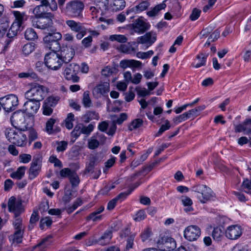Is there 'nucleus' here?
<instances>
[{
	"instance_id": "obj_1",
	"label": "nucleus",
	"mask_w": 251,
	"mask_h": 251,
	"mask_svg": "<svg viewBox=\"0 0 251 251\" xmlns=\"http://www.w3.org/2000/svg\"><path fill=\"white\" fill-rule=\"evenodd\" d=\"M8 210L14 214L15 220L13 222L15 232L14 233V240L17 243L22 242L24 228L23 226L22 219L20 217V214L24 211L23 205L21 202L17 201L14 196L11 197L8 202Z\"/></svg>"
},
{
	"instance_id": "obj_2",
	"label": "nucleus",
	"mask_w": 251,
	"mask_h": 251,
	"mask_svg": "<svg viewBox=\"0 0 251 251\" xmlns=\"http://www.w3.org/2000/svg\"><path fill=\"white\" fill-rule=\"evenodd\" d=\"M27 127L25 126L23 129H7L5 134L7 140L18 147H24L26 145L27 139L26 135L23 131L27 130Z\"/></svg>"
},
{
	"instance_id": "obj_3",
	"label": "nucleus",
	"mask_w": 251,
	"mask_h": 251,
	"mask_svg": "<svg viewBox=\"0 0 251 251\" xmlns=\"http://www.w3.org/2000/svg\"><path fill=\"white\" fill-rule=\"evenodd\" d=\"M30 88L25 94L27 100H34L40 102L46 97L48 89L38 83H31Z\"/></svg>"
},
{
	"instance_id": "obj_4",
	"label": "nucleus",
	"mask_w": 251,
	"mask_h": 251,
	"mask_svg": "<svg viewBox=\"0 0 251 251\" xmlns=\"http://www.w3.org/2000/svg\"><path fill=\"white\" fill-rule=\"evenodd\" d=\"M44 61L45 65L53 70H58L63 64L59 53L56 51L47 53L45 56Z\"/></svg>"
},
{
	"instance_id": "obj_5",
	"label": "nucleus",
	"mask_w": 251,
	"mask_h": 251,
	"mask_svg": "<svg viewBox=\"0 0 251 251\" xmlns=\"http://www.w3.org/2000/svg\"><path fill=\"white\" fill-rule=\"evenodd\" d=\"M0 104L6 112H10L16 108L18 104L17 97L13 94L0 98Z\"/></svg>"
},
{
	"instance_id": "obj_6",
	"label": "nucleus",
	"mask_w": 251,
	"mask_h": 251,
	"mask_svg": "<svg viewBox=\"0 0 251 251\" xmlns=\"http://www.w3.org/2000/svg\"><path fill=\"white\" fill-rule=\"evenodd\" d=\"M65 23L71 31L76 33L77 39L80 40L86 35L87 28L84 26L83 24L72 20H67Z\"/></svg>"
},
{
	"instance_id": "obj_7",
	"label": "nucleus",
	"mask_w": 251,
	"mask_h": 251,
	"mask_svg": "<svg viewBox=\"0 0 251 251\" xmlns=\"http://www.w3.org/2000/svg\"><path fill=\"white\" fill-rule=\"evenodd\" d=\"M84 7V4L83 2L78 0L69 1L66 4L67 11L73 17L80 16Z\"/></svg>"
},
{
	"instance_id": "obj_8",
	"label": "nucleus",
	"mask_w": 251,
	"mask_h": 251,
	"mask_svg": "<svg viewBox=\"0 0 251 251\" xmlns=\"http://www.w3.org/2000/svg\"><path fill=\"white\" fill-rule=\"evenodd\" d=\"M53 14L52 16H47L38 18L39 19L34 24L35 27L46 30L47 31H53L54 30L52 18Z\"/></svg>"
},
{
	"instance_id": "obj_9",
	"label": "nucleus",
	"mask_w": 251,
	"mask_h": 251,
	"mask_svg": "<svg viewBox=\"0 0 251 251\" xmlns=\"http://www.w3.org/2000/svg\"><path fill=\"white\" fill-rule=\"evenodd\" d=\"M79 66L75 63H71L66 67L64 75L66 79L71 80L73 82H77L79 78L76 74L79 71Z\"/></svg>"
},
{
	"instance_id": "obj_10",
	"label": "nucleus",
	"mask_w": 251,
	"mask_h": 251,
	"mask_svg": "<svg viewBox=\"0 0 251 251\" xmlns=\"http://www.w3.org/2000/svg\"><path fill=\"white\" fill-rule=\"evenodd\" d=\"M42 156L38 154L33 156L29 169V178L33 179L39 174L42 167Z\"/></svg>"
},
{
	"instance_id": "obj_11",
	"label": "nucleus",
	"mask_w": 251,
	"mask_h": 251,
	"mask_svg": "<svg viewBox=\"0 0 251 251\" xmlns=\"http://www.w3.org/2000/svg\"><path fill=\"white\" fill-rule=\"evenodd\" d=\"M12 126L17 129H23L25 128V114L22 110L17 111L13 113L10 118Z\"/></svg>"
},
{
	"instance_id": "obj_12",
	"label": "nucleus",
	"mask_w": 251,
	"mask_h": 251,
	"mask_svg": "<svg viewBox=\"0 0 251 251\" xmlns=\"http://www.w3.org/2000/svg\"><path fill=\"white\" fill-rule=\"evenodd\" d=\"M201 229L196 225H191L185 228L184 231L185 238L189 241L197 240L201 235Z\"/></svg>"
},
{
	"instance_id": "obj_13",
	"label": "nucleus",
	"mask_w": 251,
	"mask_h": 251,
	"mask_svg": "<svg viewBox=\"0 0 251 251\" xmlns=\"http://www.w3.org/2000/svg\"><path fill=\"white\" fill-rule=\"evenodd\" d=\"M161 251H171L176 248V242L174 238L170 237H163L161 239V242L157 243Z\"/></svg>"
},
{
	"instance_id": "obj_14",
	"label": "nucleus",
	"mask_w": 251,
	"mask_h": 251,
	"mask_svg": "<svg viewBox=\"0 0 251 251\" xmlns=\"http://www.w3.org/2000/svg\"><path fill=\"white\" fill-rule=\"evenodd\" d=\"M40 106V103L39 101L27 100L24 104L22 111L28 114L33 115L37 112Z\"/></svg>"
},
{
	"instance_id": "obj_15",
	"label": "nucleus",
	"mask_w": 251,
	"mask_h": 251,
	"mask_svg": "<svg viewBox=\"0 0 251 251\" xmlns=\"http://www.w3.org/2000/svg\"><path fill=\"white\" fill-rule=\"evenodd\" d=\"M132 27L135 32L142 34L149 29L150 25L144 20L143 17H140L132 24Z\"/></svg>"
},
{
	"instance_id": "obj_16",
	"label": "nucleus",
	"mask_w": 251,
	"mask_h": 251,
	"mask_svg": "<svg viewBox=\"0 0 251 251\" xmlns=\"http://www.w3.org/2000/svg\"><path fill=\"white\" fill-rule=\"evenodd\" d=\"M59 53L63 63L67 64L70 62L74 56L75 51L72 46H66Z\"/></svg>"
},
{
	"instance_id": "obj_17",
	"label": "nucleus",
	"mask_w": 251,
	"mask_h": 251,
	"mask_svg": "<svg viewBox=\"0 0 251 251\" xmlns=\"http://www.w3.org/2000/svg\"><path fill=\"white\" fill-rule=\"evenodd\" d=\"M110 90L109 83L104 82L97 85L93 90V94L96 98H100L102 96L107 95Z\"/></svg>"
},
{
	"instance_id": "obj_18",
	"label": "nucleus",
	"mask_w": 251,
	"mask_h": 251,
	"mask_svg": "<svg viewBox=\"0 0 251 251\" xmlns=\"http://www.w3.org/2000/svg\"><path fill=\"white\" fill-rule=\"evenodd\" d=\"M242 234V229L240 226L232 225L228 226L226 231V236L231 240L238 238Z\"/></svg>"
},
{
	"instance_id": "obj_19",
	"label": "nucleus",
	"mask_w": 251,
	"mask_h": 251,
	"mask_svg": "<svg viewBox=\"0 0 251 251\" xmlns=\"http://www.w3.org/2000/svg\"><path fill=\"white\" fill-rule=\"evenodd\" d=\"M114 227L115 226H113L112 225L111 229L105 230L102 235L96 241V242L101 246H105L109 244L112 237L113 230L117 231L118 230V228H114Z\"/></svg>"
},
{
	"instance_id": "obj_20",
	"label": "nucleus",
	"mask_w": 251,
	"mask_h": 251,
	"mask_svg": "<svg viewBox=\"0 0 251 251\" xmlns=\"http://www.w3.org/2000/svg\"><path fill=\"white\" fill-rule=\"evenodd\" d=\"M53 242V237L49 235L43 238L41 241L37 245L33 247V250L38 248L39 251H46L48 248L52 244Z\"/></svg>"
},
{
	"instance_id": "obj_21",
	"label": "nucleus",
	"mask_w": 251,
	"mask_h": 251,
	"mask_svg": "<svg viewBox=\"0 0 251 251\" xmlns=\"http://www.w3.org/2000/svg\"><path fill=\"white\" fill-rule=\"evenodd\" d=\"M166 1H170L174 4H178L177 0H165L161 3L156 5L153 8L147 12V15L150 17H154L162 9H164L166 7Z\"/></svg>"
},
{
	"instance_id": "obj_22",
	"label": "nucleus",
	"mask_w": 251,
	"mask_h": 251,
	"mask_svg": "<svg viewBox=\"0 0 251 251\" xmlns=\"http://www.w3.org/2000/svg\"><path fill=\"white\" fill-rule=\"evenodd\" d=\"M150 2L148 0H142L136 5L129 8L126 11V14H128L130 12L134 13H139L143 11L147 10L150 6Z\"/></svg>"
},
{
	"instance_id": "obj_23",
	"label": "nucleus",
	"mask_w": 251,
	"mask_h": 251,
	"mask_svg": "<svg viewBox=\"0 0 251 251\" xmlns=\"http://www.w3.org/2000/svg\"><path fill=\"white\" fill-rule=\"evenodd\" d=\"M213 195V192L211 189L206 185H204V188L202 189V191L197 197L200 201L204 203L211 200L214 196Z\"/></svg>"
},
{
	"instance_id": "obj_24",
	"label": "nucleus",
	"mask_w": 251,
	"mask_h": 251,
	"mask_svg": "<svg viewBox=\"0 0 251 251\" xmlns=\"http://www.w3.org/2000/svg\"><path fill=\"white\" fill-rule=\"evenodd\" d=\"M156 40L155 36H152L151 32H147L143 36H141L138 38V44H146L148 46H151Z\"/></svg>"
},
{
	"instance_id": "obj_25",
	"label": "nucleus",
	"mask_w": 251,
	"mask_h": 251,
	"mask_svg": "<svg viewBox=\"0 0 251 251\" xmlns=\"http://www.w3.org/2000/svg\"><path fill=\"white\" fill-rule=\"evenodd\" d=\"M99 113L95 111H87L84 115L82 116L81 119L85 123H88L92 120L99 119Z\"/></svg>"
},
{
	"instance_id": "obj_26",
	"label": "nucleus",
	"mask_w": 251,
	"mask_h": 251,
	"mask_svg": "<svg viewBox=\"0 0 251 251\" xmlns=\"http://www.w3.org/2000/svg\"><path fill=\"white\" fill-rule=\"evenodd\" d=\"M46 39V38H43V41L45 44V47L49 49V50L53 51H56L57 50H59L60 48V45L59 43V41H57L55 40Z\"/></svg>"
},
{
	"instance_id": "obj_27",
	"label": "nucleus",
	"mask_w": 251,
	"mask_h": 251,
	"mask_svg": "<svg viewBox=\"0 0 251 251\" xmlns=\"http://www.w3.org/2000/svg\"><path fill=\"white\" fill-rule=\"evenodd\" d=\"M108 0H95V3L96 7H91L90 9L92 12H94V10L99 9L101 11H105L108 9Z\"/></svg>"
},
{
	"instance_id": "obj_28",
	"label": "nucleus",
	"mask_w": 251,
	"mask_h": 251,
	"mask_svg": "<svg viewBox=\"0 0 251 251\" xmlns=\"http://www.w3.org/2000/svg\"><path fill=\"white\" fill-rule=\"evenodd\" d=\"M22 25L18 22H13L6 34L7 37L13 38L20 30Z\"/></svg>"
},
{
	"instance_id": "obj_29",
	"label": "nucleus",
	"mask_w": 251,
	"mask_h": 251,
	"mask_svg": "<svg viewBox=\"0 0 251 251\" xmlns=\"http://www.w3.org/2000/svg\"><path fill=\"white\" fill-rule=\"evenodd\" d=\"M47 9H45L44 7L37 5L33 9V12L36 18H40L47 16H52V14L50 12H46Z\"/></svg>"
},
{
	"instance_id": "obj_30",
	"label": "nucleus",
	"mask_w": 251,
	"mask_h": 251,
	"mask_svg": "<svg viewBox=\"0 0 251 251\" xmlns=\"http://www.w3.org/2000/svg\"><path fill=\"white\" fill-rule=\"evenodd\" d=\"M54 30L53 31H47L46 33L47 34L44 38H46V39L55 40L57 41H59L62 39V34L58 32H56V29L54 27Z\"/></svg>"
},
{
	"instance_id": "obj_31",
	"label": "nucleus",
	"mask_w": 251,
	"mask_h": 251,
	"mask_svg": "<svg viewBox=\"0 0 251 251\" xmlns=\"http://www.w3.org/2000/svg\"><path fill=\"white\" fill-rule=\"evenodd\" d=\"M180 199L182 204L184 206H187V207L184 209V210L186 212L192 211L193 210V208L192 207L193 201L190 198L186 196H182Z\"/></svg>"
},
{
	"instance_id": "obj_32",
	"label": "nucleus",
	"mask_w": 251,
	"mask_h": 251,
	"mask_svg": "<svg viewBox=\"0 0 251 251\" xmlns=\"http://www.w3.org/2000/svg\"><path fill=\"white\" fill-rule=\"evenodd\" d=\"M26 167L25 166L19 167L16 172L10 174V176L12 178L21 179L24 176Z\"/></svg>"
},
{
	"instance_id": "obj_33",
	"label": "nucleus",
	"mask_w": 251,
	"mask_h": 251,
	"mask_svg": "<svg viewBox=\"0 0 251 251\" xmlns=\"http://www.w3.org/2000/svg\"><path fill=\"white\" fill-rule=\"evenodd\" d=\"M224 231L219 227H216L214 228L212 236L213 239L216 241H221L224 237Z\"/></svg>"
},
{
	"instance_id": "obj_34",
	"label": "nucleus",
	"mask_w": 251,
	"mask_h": 251,
	"mask_svg": "<svg viewBox=\"0 0 251 251\" xmlns=\"http://www.w3.org/2000/svg\"><path fill=\"white\" fill-rule=\"evenodd\" d=\"M82 104L85 108H89L92 105V100L90 97V93L88 91L83 93L82 98Z\"/></svg>"
},
{
	"instance_id": "obj_35",
	"label": "nucleus",
	"mask_w": 251,
	"mask_h": 251,
	"mask_svg": "<svg viewBox=\"0 0 251 251\" xmlns=\"http://www.w3.org/2000/svg\"><path fill=\"white\" fill-rule=\"evenodd\" d=\"M25 37L27 40H34L38 38V36L34 29L29 28L25 32Z\"/></svg>"
},
{
	"instance_id": "obj_36",
	"label": "nucleus",
	"mask_w": 251,
	"mask_h": 251,
	"mask_svg": "<svg viewBox=\"0 0 251 251\" xmlns=\"http://www.w3.org/2000/svg\"><path fill=\"white\" fill-rule=\"evenodd\" d=\"M143 124V121L141 119L137 118L133 120L129 125L128 128L130 131L136 129L141 127Z\"/></svg>"
},
{
	"instance_id": "obj_37",
	"label": "nucleus",
	"mask_w": 251,
	"mask_h": 251,
	"mask_svg": "<svg viewBox=\"0 0 251 251\" xmlns=\"http://www.w3.org/2000/svg\"><path fill=\"white\" fill-rule=\"evenodd\" d=\"M69 179L70 182L71 184L72 187L73 189H75L78 186L80 183V179L75 171L73 173V174L71 176H70Z\"/></svg>"
},
{
	"instance_id": "obj_38",
	"label": "nucleus",
	"mask_w": 251,
	"mask_h": 251,
	"mask_svg": "<svg viewBox=\"0 0 251 251\" xmlns=\"http://www.w3.org/2000/svg\"><path fill=\"white\" fill-rule=\"evenodd\" d=\"M59 96H51L48 97L44 101V103L47 104L50 106L54 107L57 104V102L60 100Z\"/></svg>"
},
{
	"instance_id": "obj_39",
	"label": "nucleus",
	"mask_w": 251,
	"mask_h": 251,
	"mask_svg": "<svg viewBox=\"0 0 251 251\" xmlns=\"http://www.w3.org/2000/svg\"><path fill=\"white\" fill-rule=\"evenodd\" d=\"M207 56L208 54L201 53V54L197 55L196 58L199 60V62L196 64L195 67L198 68L201 66H205Z\"/></svg>"
},
{
	"instance_id": "obj_40",
	"label": "nucleus",
	"mask_w": 251,
	"mask_h": 251,
	"mask_svg": "<svg viewBox=\"0 0 251 251\" xmlns=\"http://www.w3.org/2000/svg\"><path fill=\"white\" fill-rule=\"evenodd\" d=\"M39 217L38 212L37 211H34L30 217L29 225L28 226L29 230H31L34 227L36 222L39 220Z\"/></svg>"
},
{
	"instance_id": "obj_41",
	"label": "nucleus",
	"mask_w": 251,
	"mask_h": 251,
	"mask_svg": "<svg viewBox=\"0 0 251 251\" xmlns=\"http://www.w3.org/2000/svg\"><path fill=\"white\" fill-rule=\"evenodd\" d=\"M75 121V116L72 113H70L68 114L67 118L65 120V127L68 129H71L73 127V122Z\"/></svg>"
},
{
	"instance_id": "obj_42",
	"label": "nucleus",
	"mask_w": 251,
	"mask_h": 251,
	"mask_svg": "<svg viewBox=\"0 0 251 251\" xmlns=\"http://www.w3.org/2000/svg\"><path fill=\"white\" fill-rule=\"evenodd\" d=\"M56 120L53 118H50L46 124V131L50 134L54 132L53 126L55 124Z\"/></svg>"
},
{
	"instance_id": "obj_43",
	"label": "nucleus",
	"mask_w": 251,
	"mask_h": 251,
	"mask_svg": "<svg viewBox=\"0 0 251 251\" xmlns=\"http://www.w3.org/2000/svg\"><path fill=\"white\" fill-rule=\"evenodd\" d=\"M126 6V2L124 0H114L113 2V10L115 11L123 9Z\"/></svg>"
},
{
	"instance_id": "obj_44",
	"label": "nucleus",
	"mask_w": 251,
	"mask_h": 251,
	"mask_svg": "<svg viewBox=\"0 0 251 251\" xmlns=\"http://www.w3.org/2000/svg\"><path fill=\"white\" fill-rule=\"evenodd\" d=\"M119 49L121 52L127 54L134 53L135 51V49L129 45L122 44Z\"/></svg>"
},
{
	"instance_id": "obj_45",
	"label": "nucleus",
	"mask_w": 251,
	"mask_h": 251,
	"mask_svg": "<svg viewBox=\"0 0 251 251\" xmlns=\"http://www.w3.org/2000/svg\"><path fill=\"white\" fill-rule=\"evenodd\" d=\"M109 39L111 41H116L121 43H125L126 42L127 40V38L125 35L120 34L111 35L109 37Z\"/></svg>"
},
{
	"instance_id": "obj_46",
	"label": "nucleus",
	"mask_w": 251,
	"mask_h": 251,
	"mask_svg": "<svg viewBox=\"0 0 251 251\" xmlns=\"http://www.w3.org/2000/svg\"><path fill=\"white\" fill-rule=\"evenodd\" d=\"M94 127V124L93 123L89 124L87 126L81 124L82 134L89 135L93 131Z\"/></svg>"
},
{
	"instance_id": "obj_47",
	"label": "nucleus",
	"mask_w": 251,
	"mask_h": 251,
	"mask_svg": "<svg viewBox=\"0 0 251 251\" xmlns=\"http://www.w3.org/2000/svg\"><path fill=\"white\" fill-rule=\"evenodd\" d=\"M241 187L245 192L251 194V181L248 179L247 178L243 181Z\"/></svg>"
},
{
	"instance_id": "obj_48",
	"label": "nucleus",
	"mask_w": 251,
	"mask_h": 251,
	"mask_svg": "<svg viewBox=\"0 0 251 251\" xmlns=\"http://www.w3.org/2000/svg\"><path fill=\"white\" fill-rule=\"evenodd\" d=\"M18 76L20 78H36V74L32 71H28L27 72L20 73L18 74Z\"/></svg>"
},
{
	"instance_id": "obj_49",
	"label": "nucleus",
	"mask_w": 251,
	"mask_h": 251,
	"mask_svg": "<svg viewBox=\"0 0 251 251\" xmlns=\"http://www.w3.org/2000/svg\"><path fill=\"white\" fill-rule=\"evenodd\" d=\"M102 157L99 154L96 153L90 157L89 162L95 166L101 161Z\"/></svg>"
},
{
	"instance_id": "obj_50",
	"label": "nucleus",
	"mask_w": 251,
	"mask_h": 251,
	"mask_svg": "<svg viewBox=\"0 0 251 251\" xmlns=\"http://www.w3.org/2000/svg\"><path fill=\"white\" fill-rule=\"evenodd\" d=\"M12 13L15 18L16 21L14 22H18L19 25H22L24 20L25 13H21L18 11H13Z\"/></svg>"
},
{
	"instance_id": "obj_51",
	"label": "nucleus",
	"mask_w": 251,
	"mask_h": 251,
	"mask_svg": "<svg viewBox=\"0 0 251 251\" xmlns=\"http://www.w3.org/2000/svg\"><path fill=\"white\" fill-rule=\"evenodd\" d=\"M34 46L31 43L25 45L22 49V51L25 55H28L34 50Z\"/></svg>"
},
{
	"instance_id": "obj_52",
	"label": "nucleus",
	"mask_w": 251,
	"mask_h": 251,
	"mask_svg": "<svg viewBox=\"0 0 251 251\" xmlns=\"http://www.w3.org/2000/svg\"><path fill=\"white\" fill-rule=\"evenodd\" d=\"M68 142L65 141L56 142V151L57 152H63L65 151L68 146Z\"/></svg>"
},
{
	"instance_id": "obj_53",
	"label": "nucleus",
	"mask_w": 251,
	"mask_h": 251,
	"mask_svg": "<svg viewBox=\"0 0 251 251\" xmlns=\"http://www.w3.org/2000/svg\"><path fill=\"white\" fill-rule=\"evenodd\" d=\"M74 172V171H72L70 168H65L60 171L59 174L61 177L63 178L68 177L69 178L70 176H71Z\"/></svg>"
},
{
	"instance_id": "obj_54",
	"label": "nucleus",
	"mask_w": 251,
	"mask_h": 251,
	"mask_svg": "<svg viewBox=\"0 0 251 251\" xmlns=\"http://www.w3.org/2000/svg\"><path fill=\"white\" fill-rule=\"evenodd\" d=\"M82 129L81 128V124L76 125L73 130L71 132V134L72 137H74L76 139L81 134H82Z\"/></svg>"
},
{
	"instance_id": "obj_55",
	"label": "nucleus",
	"mask_w": 251,
	"mask_h": 251,
	"mask_svg": "<svg viewBox=\"0 0 251 251\" xmlns=\"http://www.w3.org/2000/svg\"><path fill=\"white\" fill-rule=\"evenodd\" d=\"M171 127L170 122L166 120L165 121V124L161 125L158 132L156 134L157 136H160L164 131L169 129Z\"/></svg>"
},
{
	"instance_id": "obj_56",
	"label": "nucleus",
	"mask_w": 251,
	"mask_h": 251,
	"mask_svg": "<svg viewBox=\"0 0 251 251\" xmlns=\"http://www.w3.org/2000/svg\"><path fill=\"white\" fill-rule=\"evenodd\" d=\"M153 54V51L151 50H149L147 52H138L136 54V56L138 58L141 59H147L150 58L151 56Z\"/></svg>"
},
{
	"instance_id": "obj_57",
	"label": "nucleus",
	"mask_w": 251,
	"mask_h": 251,
	"mask_svg": "<svg viewBox=\"0 0 251 251\" xmlns=\"http://www.w3.org/2000/svg\"><path fill=\"white\" fill-rule=\"evenodd\" d=\"M27 134L30 144L32 141L35 140L38 137L37 133L34 129H29L27 131Z\"/></svg>"
},
{
	"instance_id": "obj_58",
	"label": "nucleus",
	"mask_w": 251,
	"mask_h": 251,
	"mask_svg": "<svg viewBox=\"0 0 251 251\" xmlns=\"http://www.w3.org/2000/svg\"><path fill=\"white\" fill-rule=\"evenodd\" d=\"M52 224V220L50 218L46 217L45 218H42L41 219L40 222V227L43 229L45 227V225L49 227Z\"/></svg>"
},
{
	"instance_id": "obj_59",
	"label": "nucleus",
	"mask_w": 251,
	"mask_h": 251,
	"mask_svg": "<svg viewBox=\"0 0 251 251\" xmlns=\"http://www.w3.org/2000/svg\"><path fill=\"white\" fill-rule=\"evenodd\" d=\"M220 31L217 29L209 36L207 39L208 45H210L211 42H214L218 39L220 36Z\"/></svg>"
},
{
	"instance_id": "obj_60",
	"label": "nucleus",
	"mask_w": 251,
	"mask_h": 251,
	"mask_svg": "<svg viewBox=\"0 0 251 251\" xmlns=\"http://www.w3.org/2000/svg\"><path fill=\"white\" fill-rule=\"evenodd\" d=\"M99 145V141L95 138H91L88 141V148L91 150L97 148Z\"/></svg>"
},
{
	"instance_id": "obj_61",
	"label": "nucleus",
	"mask_w": 251,
	"mask_h": 251,
	"mask_svg": "<svg viewBox=\"0 0 251 251\" xmlns=\"http://www.w3.org/2000/svg\"><path fill=\"white\" fill-rule=\"evenodd\" d=\"M132 191L133 189H129L126 191L119 194L116 197H115V198L117 201L120 200L121 201H122L125 199L127 196H128Z\"/></svg>"
},
{
	"instance_id": "obj_62",
	"label": "nucleus",
	"mask_w": 251,
	"mask_h": 251,
	"mask_svg": "<svg viewBox=\"0 0 251 251\" xmlns=\"http://www.w3.org/2000/svg\"><path fill=\"white\" fill-rule=\"evenodd\" d=\"M146 215L144 210H139L134 218V220L136 222H140L143 220H144L146 218Z\"/></svg>"
},
{
	"instance_id": "obj_63",
	"label": "nucleus",
	"mask_w": 251,
	"mask_h": 251,
	"mask_svg": "<svg viewBox=\"0 0 251 251\" xmlns=\"http://www.w3.org/2000/svg\"><path fill=\"white\" fill-rule=\"evenodd\" d=\"M53 112L52 107L49 106L45 103L43 105V114L46 116H50Z\"/></svg>"
},
{
	"instance_id": "obj_64",
	"label": "nucleus",
	"mask_w": 251,
	"mask_h": 251,
	"mask_svg": "<svg viewBox=\"0 0 251 251\" xmlns=\"http://www.w3.org/2000/svg\"><path fill=\"white\" fill-rule=\"evenodd\" d=\"M201 11L197 8H194L191 14L190 15L189 18L192 21H195L197 19H198L201 14Z\"/></svg>"
}]
</instances>
